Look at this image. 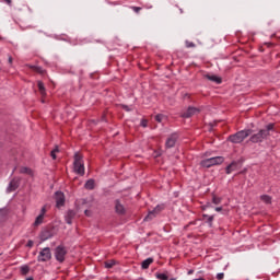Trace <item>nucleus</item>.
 Masks as SVG:
<instances>
[{
    "label": "nucleus",
    "instance_id": "nucleus-1",
    "mask_svg": "<svg viewBox=\"0 0 280 280\" xmlns=\"http://www.w3.org/2000/svg\"><path fill=\"white\" fill-rule=\"evenodd\" d=\"M272 132H275V124H269L265 129H260L257 133H254L249 141H252V143H261L265 139H268Z\"/></svg>",
    "mask_w": 280,
    "mask_h": 280
},
{
    "label": "nucleus",
    "instance_id": "nucleus-2",
    "mask_svg": "<svg viewBox=\"0 0 280 280\" xmlns=\"http://www.w3.org/2000/svg\"><path fill=\"white\" fill-rule=\"evenodd\" d=\"M252 132L253 131L250 129L241 130L234 135H231L229 137V141H231V143H242L244 139H246L247 137H250Z\"/></svg>",
    "mask_w": 280,
    "mask_h": 280
},
{
    "label": "nucleus",
    "instance_id": "nucleus-3",
    "mask_svg": "<svg viewBox=\"0 0 280 280\" xmlns=\"http://www.w3.org/2000/svg\"><path fill=\"white\" fill-rule=\"evenodd\" d=\"M73 170L75 174H79V176H84V161L80 153L74 154Z\"/></svg>",
    "mask_w": 280,
    "mask_h": 280
},
{
    "label": "nucleus",
    "instance_id": "nucleus-4",
    "mask_svg": "<svg viewBox=\"0 0 280 280\" xmlns=\"http://www.w3.org/2000/svg\"><path fill=\"white\" fill-rule=\"evenodd\" d=\"M224 163V158L222 156H214V158H209L206 160H202L200 162L201 167H213V165H222Z\"/></svg>",
    "mask_w": 280,
    "mask_h": 280
},
{
    "label": "nucleus",
    "instance_id": "nucleus-5",
    "mask_svg": "<svg viewBox=\"0 0 280 280\" xmlns=\"http://www.w3.org/2000/svg\"><path fill=\"white\" fill-rule=\"evenodd\" d=\"M65 257H67V247L59 245L55 248V259L62 264L65 261Z\"/></svg>",
    "mask_w": 280,
    "mask_h": 280
},
{
    "label": "nucleus",
    "instance_id": "nucleus-6",
    "mask_svg": "<svg viewBox=\"0 0 280 280\" xmlns=\"http://www.w3.org/2000/svg\"><path fill=\"white\" fill-rule=\"evenodd\" d=\"M51 259V248L45 247L39 252V255L37 256V261H49Z\"/></svg>",
    "mask_w": 280,
    "mask_h": 280
},
{
    "label": "nucleus",
    "instance_id": "nucleus-7",
    "mask_svg": "<svg viewBox=\"0 0 280 280\" xmlns=\"http://www.w3.org/2000/svg\"><path fill=\"white\" fill-rule=\"evenodd\" d=\"M163 209H165V205H158L152 211L148 213V215L144 218V222H149V220L156 218V215H159Z\"/></svg>",
    "mask_w": 280,
    "mask_h": 280
},
{
    "label": "nucleus",
    "instance_id": "nucleus-8",
    "mask_svg": "<svg viewBox=\"0 0 280 280\" xmlns=\"http://www.w3.org/2000/svg\"><path fill=\"white\" fill-rule=\"evenodd\" d=\"M45 213H47V206H44L40 209L39 215L36 217L35 221L33 223L34 226H40V224H43V222H45Z\"/></svg>",
    "mask_w": 280,
    "mask_h": 280
},
{
    "label": "nucleus",
    "instance_id": "nucleus-9",
    "mask_svg": "<svg viewBox=\"0 0 280 280\" xmlns=\"http://www.w3.org/2000/svg\"><path fill=\"white\" fill-rule=\"evenodd\" d=\"M56 207L60 209V207H65V192L56 191L55 192Z\"/></svg>",
    "mask_w": 280,
    "mask_h": 280
},
{
    "label": "nucleus",
    "instance_id": "nucleus-10",
    "mask_svg": "<svg viewBox=\"0 0 280 280\" xmlns=\"http://www.w3.org/2000/svg\"><path fill=\"white\" fill-rule=\"evenodd\" d=\"M198 113H200V109L197 107H188V109L182 114V117L189 119V117H194V115H198Z\"/></svg>",
    "mask_w": 280,
    "mask_h": 280
},
{
    "label": "nucleus",
    "instance_id": "nucleus-11",
    "mask_svg": "<svg viewBox=\"0 0 280 280\" xmlns=\"http://www.w3.org/2000/svg\"><path fill=\"white\" fill-rule=\"evenodd\" d=\"M176 141H178V135L172 133L166 140V148H174L176 145Z\"/></svg>",
    "mask_w": 280,
    "mask_h": 280
},
{
    "label": "nucleus",
    "instance_id": "nucleus-12",
    "mask_svg": "<svg viewBox=\"0 0 280 280\" xmlns=\"http://www.w3.org/2000/svg\"><path fill=\"white\" fill-rule=\"evenodd\" d=\"M19 183L20 179L19 178H13L10 184L9 187L7 188V191H16V189H19Z\"/></svg>",
    "mask_w": 280,
    "mask_h": 280
},
{
    "label": "nucleus",
    "instance_id": "nucleus-13",
    "mask_svg": "<svg viewBox=\"0 0 280 280\" xmlns=\"http://www.w3.org/2000/svg\"><path fill=\"white\" fill-rule=\"evenodd\" d=\"M73 218H75V211L73 210H69L67 213H66V223L67 224H73Z\"/></svg>",
    "mask_w": 280,
    "mask_h": 280
},
{
    "label": "nucleus",
    "instance_id": "nucleus-14",
    "mask_svg": "<svg viewBox=\"0 0 280 280\" xmlns=\"http://www.w3.org/2000/svg\"><path fill=\"white\" fill-rule=\"evenodd\" d=\"M115 209H116V213H118L119 215H124V213H126V208H124V205H121L119 200H116Z\"/></svg>",
    "mask_w": 280,
    "mask_h": 280
},
{
    "label": "nucleus",
    "instance_id": "nucleus-15",
    "mask_svg": "<svg viewBox=\"0 0 280 280\" xmlns=\"http://www.w3.org/2000/svg\"><path fill=\"white\" fill-rule=\"evenodd\" d=\"M151 264H154V258H147L145 260H143L141 264L142 270H148Z\"/></svg>",
    "mask_w": 280,
    "mask_h": 280
},
{
    "label": "nucleus",
    "instance_id": "nucleus-16",
    "mask_svg": "<svg viewBox=\"0 0 280 280\" xmlns=\"http://www.w3.org/2000/svg\"><path fill=\"white\" fill-rule=\"evenodd\" d=\"M37 86L42 97H45V95H47V91L45 90V83H43V81H38Z\"/></svg>",
    "mask_w": 280,
    "mask_h": 280
},
{
    "label": "nucleus",
    "instance_id": "nucleus-17",
    "mask_svg": "<svg viewBox=\"0 0 280 280\" xmlns=\"http://www.w3.org/2000/svg\"><path fill=\"white\" fill-rule=\"evenodd\" d=\"M237 168V163L232 162L230 165L226 166L225 172L226 174H232Z\"/></svg>",
    "mask_w": 280,
    "mask_h": 280
},
{
    "label": "nucleus",
    "instance_id": "nucleus-18",
    "mask_svg": "<svg viewBox=\"0 0 280 280\" xmlns=\"http://www.w3.org/2000/svg\"><path fill=\"white\" fill-rule=\"evenodd\" d=\"M85 189H95V180L94 179H89L85 185H84Z\"/></svg>",
    "mask_w": 280,
    "mask_h": 280
},
{
    "label": "nucleus",
    "instance_id": "nucleus-19",
    "mask_svg": "<svg viewBox=\"0 0 280 280\" xmlns=\"http://www.w3.org/2000/svg\"><path fill=\"white\" fill-rule=\"evenodd\" d=\"M208 80H211V82H215L217 84H222V79L217 75H209Z\"/></svg>",
    "mask_w": 280,
    "mask_h": 280
},
{
    "label": "nucleus",
    "instance_id": "nucleus-20",
    "mask_svg": "<svg viewBox=\"0 0 280 280\" xmlns=\"http://www.w3.org/2000/svg\"><path fill=\"white\" fill-rule=\"evenodd\" d=\"M260 199H261L262 202H265L266 205H270V202H272V198H270V196H268V195H262V196H260Z\"/></svg>",
    "mask_w": 280,
    "mask_h": 280
},
{
    "label": "nucleus",
    "instance_id": "nucleus-21",
    "mask_svg": "<svg viewBox=\"0 0 280 280\" xmlns=\"http://www.w3.org/2000/svg\"><path fill=\"white\" fill-rule=\"evenodd\" d=\"M156 279L159 280H176L174 278L170 279L166 273H156Z\"/></svg>",
    "mask_w": 280,
    "mask_h": 280
},
{
    "label": "nucleus",
    "instance_id": "nucleus-22",
    "mask_svg": "<svg viewBox=\"0 0 280 280\" xmlns=\"http://www.w3.org/2000/svg\"><path fill=\"white\" fill-rule=\"evenodd\" d=\"M20 174H28L30 176H32V170L28 167H22L20 170Z\"/></svg>",
    "mask_w": 280,
    "mask_h": 280
},
{
    "label": "nucleus",
    "instance_id": "nucleus-23",
    "mask_svg": "<svg viewBox=\"0 0 280 280\" xmlns=\"http://www.w3.org/2000/svg\"><path fill=\"white\" fill-rule=\"evenodd\" d=\"M28 272H30V266L23 265V266L21 267V273H22V275H27Z\"/></svg>",
    "mask_w": 280,
    "mask_h": 280
},
{
    "label": "nucleus",
    "instance_id": "nucleus-24",
    "mask_svg": "<svg viewBox=\"0 0 280 280\" xmlns=\"http://www.w3.org/2000/svg\"><path fill=\"white\" fill-rule=\"evenodd\" d=\"M203 218H208V223L210 226L213 224V215L203 214Z\"/></svg>",
    "mask_w": 280,
    "mask_h": 280
},
{
    "label": "nucleus",
    "instance_id": "nucleus-25",
    "mask_svg": "<svg viewBox=\"0 0 280 280\" xmlns=\"http://www.w3.org/2000/svg\"><path fill=\"white\" fill-rule=\"evenodd\" d=\"M58 152V148L54 149L51 152H50V156L54 161H56V153Z\"/></svg>",
    "mask_w": 280,
    "mask_h": 280
},
{
    "label": "nucleus",
    "instance_id": "nucleus-26",
    "mask_svg": "<svg viewBox=\"0 0 280 280\" xmlns=\"http://www.w3.org/2000/svg\"><path fill=\"white\" fill-rule=\"evenodd\" d=\"M155 120H156L159 124H161V122L163 121V115H162V114H158V115L155 116Z\"/></svg>",
    "mask_w": 280,
    "mask_h": 280
},
{
    "label": "nucleus",
    "instance_id": "nucleus-27",
    "mask_svg": "<svg viewBox=\"0 0 280 280\" xmlns=\"http://www.w3.org/2000/svg\"><path fill=\"white\" fill-rule=\"evenodd\" d=\"M131 10H133V12H136V14H139V12H141L140 7H131Z\"/></svg>",
    "mask_w": 280,
    "mask_h": 280
},
{
    "label": "nucleus",
    "instance_id": "nucleus-28",
    "mask_svg": "<svg viewBox=\"0 0 280 280\" xmlns=\"http://www.w3.org/2000/svg\"><path fill=\"white\" fill-rule=\"evenodd\" d=\"M186 47L188 48L196 47V44H194V42H186Z\"/></svg>",
    "mask_w": 280,
    "mask_h": 280
},
{
    "label": "nucleus",
    "instance_id": "nucleus-29",
    "mask_svg": "<svg viewBox=\"0 0 280 280\" xmlns=\"http://www.w3.org/2000/svg\"><path fill=\"white\" fill-rule=\"evenodd\" d=\"M212 201L214 205H220V198H218V197H213Z\"/></svg>",
    "mask_w": 280,
    "mask_h": 280
},
{
    "label": "nucleus",
    "instance_id": "nucleus-30",
    "mask_svg": "<svg viewBox=\"0 0 280 280\" xmlns=\"http://www.w3.org/2000/svg\"><path fill=\"white\" fill-rule=\"evenodd\" d=\"M217 279H218V280L224 279V272L218 273V275H217Z\"/></svg>",
    "mask_w": 280,
    "mask_h": 280
},
{
    "label": "nucleus",
    "instance_id": "nucleus-31",
    "mask_svg": "<svg viewBox=\"0 0 280 280\" xmlns=\"http://www.w3.org/2000/svg\"><path fill=\"white\" fill-rule=\"evenodd\" d=\"M142 128H148V120H141Z\"/></svg>",
    "mask_w": 280,
    "mask_h": 280
},
{
    "label": "nucleus",
    "instance_id": "nucleus-32",
    "mask_svg": "<svg viewBox=\"0 0 280 280\" xmlns=\"http://www.w3.org/2000/svg\"><path fill=\"white\" fill-rule=\"evenodd\" d=\"M26 246H27L28 248H32V246H34V241H28L27 244H26Z\"/></svg>",
    "mask_w": 280,
    "mask_h": 280
},
{
    "label": "nucleus",
    "instance_id": "nucleus-33",
    "mask_svg": "<svg viewBox=\"0 0 280 280\" xmlns=\"http://www.w3.org/2000/svg\"><path fill=\"white\" fill-rule=\"evenodd\" d=\"M2 1H5V3H7L8 5H12V0H2Z\"/></svg>",
    "mask_w": 280,
    "mask_h": 280
},
{
    "label": "nucleus",
    "instance_id": "nucleus-34",
    "mask_svg": "<svg viewBox=\"0 0 280 280\" xmlns=\"http://www.w3.org/2000/svg\"><path fill=\"white\" fill-rule=\"evenodd\" d=\"M8 62H9V65H12V62H13L12 56H9Z\"/></svg>",
    "mask_w": 280,
    "mask_h": 280
},
{
    "label": "nucleus",
    "instance_id": "nucleus-35",
    "mask_svg": "<svg viewBox=\"0 0 280 280\" xmlns=\"http://www.w3.org/2000/svg\"><path fill=\"white\" fill-rule=\"evenodd\" d=\"M84 213H85V215L91 217V211L85 210Z\"/></svg>",
    "mask_w": 280,
    "mask_h": 280
},
{
    "label": "nucleus",
    "instance_id": "nucleus-36",
    "mask_svg": "<svg viewBox=\"0 0 280 280\" xmlns=\"http://www.w3.org/2000/svg\"><path fill=\"white\" fill-rule=\"evenodd\" d=\"M106 268H113V262L110 264L106 262Z\"/></svg>",
    "mask_w": 280,
    "mask_h": 280
},
{
    "label": "nucleus",
    "instance_id": "nucleus-37",
    "mask_svg": "<svg viewBox=\"0 0 280 280\" xmlns=\"http://www.w3.org/2000/svg\"><path fill=\"white\" fill-rule=\"evenodd\" d=\"M214 210L220 212V211H222V207H217Z\"/></svg>",
    "mask_w": 280,
    "mask_h": 280
},
{
    "label": "nucleus",
    "instance_id": "nucleus-38",
    "mask_svg": "<svg viewBox=\"0 0 280 280\" xmlns=\"http://www.w3.org/2000/svg\"><path fill=\"white\" fill-rule=\"evenodd\" d=\"M188 275H194V269L188 270Z\"/></svg>",
    "mask_w": 280,
    "mask_h": 280
},
{
    "label": "nucleus",
    "instance_id": "nucleus-39",
    "mask_svg": "<svg viewBox=\"0 0 280 280\" xmlns=\"http://www.w3.org/2000/svg\"><path fill=\"white\" fill-rule=\"evenodd\" d=\"M26 280H34V278L33 277H28V278H26Z\"/></svg>",
    "mask_w": 280,
    "mask_h": 280
},
{
    "label": "nucleus",
    "instance_id": "nucleus-40",
    "mask_svg": "<svg viewBox=\"0 0 280 280\" xmlns=\"http://www.w3.org/2000/svg\"><path fill=\"white\" fill-rule=\"evenodd\" d=\"M194 280H205V278H197V279H194Z\"/></svg>",
    "mask_w": 280,
    "mask_h": 280
},
{
    "label": "nucleus",
    "instance_id": "nucleus-41",
    "mask_svg": "<svg viewBox=\"0 0 280 280\" xmlns=\"http://www.w3.org/2000/svg\"><path fill=\"white\" fill-rule=\"evenodd\" d=\"M124 108H128V106H125Z\"/></svg>",
    "mask_w": 280,
    "mask_h": 280
}]
</instances>
